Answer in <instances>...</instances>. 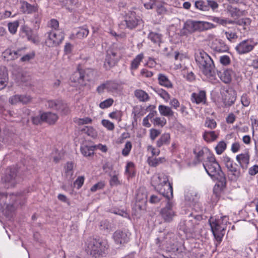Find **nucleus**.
I'll return each mask as SVG.
<instances>
[{
    "instance_id": "nucleus-2",
    "label": "nucleus",
    "mask_w": 258,
    "mask_h": 258,
    "mask_svg": "<svg viewBox=\"0 0 258 258\" xmlns=\"http://www.w3.org/2000/svg\"><path fill=\"white\" fill-rule=\"evenodd\" d=\"M203 166L207 174L212 178L220 182L222 186H226L225 175L221 170L220 166L213 155L209 154L207 156V160L203 163Z\"/></svg>"
},
{
    "instance_id": "nucleus-46",
    "label": "nucleus",
    "mask_w": 258,
    "mask_h": 258,
    "mask_svg": "<svg viewBox=\"0 0 258 258\" xmlns=\"http://www.w3.org/2000/svg\"><path fill=\"white\" fill-rule=\"evenodd\" d=\"M226 144L224 141L219 142L215 147L216 153L221 155L226 149Z\"/></svg>"
},
{
    "instance_id": "nucleus-11",
    "label": "nucleus",
    "mask_w": 258,
    "mask_h": 258,
    "mask_svg": "<svg viewBox=\"0 0 258 258\" xmlns=\"http://www.w3.org/2000/svg\"><path fill=\"white\" fill-rule=\"evenodd\" d=\"M113 238L116 244L121 245L128 241L130 235L125 231L117 230L113 233Z\"/></svg>"
},
{
    "instance_id": "nucleus-47",
    "label": "nucleus",
    "mask_w": 258,
    "mask_h": 258,
    "mask_svg": "<svg viewBox=\"0 0 258 258\" xmlns=\"http://www.w3.org/2000/svg\"><path fill=\"white\" fill-rule=\"evenodd\" d=\"M228 11L232 17H239L242 15L241 11L235 7H230Z\"/></svg>"
},
{
    "instance_id": "nucleus-56",
    "label": "nucleus",
    "mask_w": 258,
    "mask_h": 258,
    "mask_svg": "<svg viewBox=\"0 0 258 258\" xmlns=\"http://www.w3.org/2000/svg\"><path fill=\"white\" fill-rule=\"evenodd\" d=\"M205 125L210 129H214L216 127L217 123L214 119L207 118Z\"/></svg>"
},
{
    "instance_id": "nucleus-38",
    "label": "nucleus",
    "mask_w": 258,
    "mask_h": 258,
    "mask_svg": "<svg viewBox=\"0 0 258 258\" xmlns=\"http://www.w3.org/2000/svg\"><path fill=\"white\" fill-rule=\"evenodd\" d=\"M74 165L72 162H68L64 167V173L66 177L68 179H71L73 175Z\"/></svg>"
},
{
    "instance_id": "nucleus-60",
    "label": "nucleus",
    "mask_w": 258,
    "mask_h": 258,
    "mask_svg": "<svg viewBox=\"0 0 258 258\" xmlns=\"http://www.w3.org/2000/svg\"><path fill=\"white\" fill-rule=\"evenodd\" d=\"M92 119L89 117H85L83 118H77L75 122L78 125H83L85 124H88L92 122Z\"/></svg>"
},
{
    "instance_id": "nucleus-24",
    "label": "nucleus",
    "mask_w": 258,
    "mask_h": 258,
    "mask_svg": "<svg viewBox=\"0 0 258 258\" xmlns=\"http://www.w3.org/2000/svg\"><path fill=\"white\" fill-rule=\"evenodd\" d=\"M159 190L160 192L168 199V201L173 197V188L170 182L165 184L162 187H159Z\"/></svg>"
},
{
    "instance_id": "nucleus-34",
    "label": "nucleus",
    "mask_w": 258,
    "mask_h": 258,
    "mask_svg": "<svg viewBox=\"0 0 258 258\" xmlns=\"http://www.w3.org/2000/svg\"><path fill=\"white\" fill-rule=\"evenodd\" d=\"M89 33V30L87 28H79L76 32L75 34H73L74 37H76L79 39H83L86 37Z\"/></svg>"
},
{
    "instance_id": "nucleus-9",
    "label": "nucleus",
    "mask_w": 258,
    "mask_h": 258,
    "mask_svg": "<svg viewBox=\"0 0 258 258\" xmlns=\"http://www.w3.org/2000/svg\"><path fill=\"white\" fill-rule=\"evenodd\" d=\"M210 226L216 239L220 242L225 233V227L220 224V220H215L210 222Z\"/></svg>"
},
{
    "instance_id": "nucleus-30",
    "label": "nucleus",
    "mask_w": 258,
    "mask_h": 258,
    "mask_svg": "<svg viewBox=\"0 0 258 258\" xmlns=\"http://www.w3.org/2000/svg\"><path fill=\"white\" fill-rule=\"evenodd\" d=\"M218 134L215 131H205L203 134L204 139L207 142H214L217 140Z\"/></svg>"
},
{
    "instance_id": "nucleus-55",
    "label": "nucleus",
    "mask_w": 258,
    "mask_h": 258,
    "mask_svg": "<svg viewBox=\"0 0 258 258\" xmlns=\"http://www.w3.org/2000/svg\"><path fill=\"white\" fill-rule=\"evenodd\" d=\"M211 20L219 25L226 26V19L218 17H211Z\"/></svg>"
},
{
    "instance_id": "nucleus-49",
    "label": "nucleus",
    "mask_w": 258,
    "mask_h": 258,
    "mask_svg": "<svg viewBox=\"0 0 258 258\" xmlns=\"http://www.w3.org/2000/svg\"><path fill=\"white\" fill-rule=\"evenodd\" d=\"M18 26L19 22L18 21L9 23L8 24V28L10 32L13 34H15L17 32Z\"/></svg>"
},
{
    "instance_id": "nucleus-61",
    "label": "nucleus",
    "mask_w": 258,
    "mask_h": 258,
    "mask_svg": "<svg viewBox=\"0 0 258 258\" xmlns=\"http://www.w3.org/2000/svg\"><path fill=\"white\" fill-rule=\"evenodd\" d=\"M137 200L138 201H142L146 203L147 200V196L146 193L139 191L136 196Z\"/></svg>"
},
{
    "instance_id": "nucleus-21",
    "label": "nucleus",
    "mask_w": 258,
    "mask_h": 258,
    "mask_svg": "<svg viewBox=\"0 0 258 258\" xmlns=\"http://www.w3.org/2000/svg\"><path fill=\"white\" fill-rule=\"evenodd\" d=\"M20 2L21 5L20 8L21 11L24 14H32L38 10L37 6L32 5L24 1L20 0Z\"/></svg>"
},
{
    "instance_id": "nucleus-20",
    "label": "nucleus",
    "mask_w": 258,
    "mask_h": 258,
    "mask_svg": "<svg viewBox=\"0 0 258 258\" xmlns=\"http://www.w3.org/2000/svg\"><path fill=\"white\" fill-rule=\"evenodd\" d=\"M157 80L158 84L166 88H172L173 84L169 80L168 76L163 73H159L157 75Z\"/></svg>"
},
{
    "instance_id": "nucleus-52",
    "label": "nucleus",
    "mask_w": 258,
    "mask_h": 258,
    "mask_svg": "<svg viewBox=\"0 0 258 258\" xmlns=\"http://www.w3.org/2000/svg\"><path fill=\"white\" fill-rule=\"evenodd\" d=\"M100 229L102 230L108 231L111 229V224L107 220H103L100 222Z\"/></svg>"
},
{
    "instance_id": "nucleus-41",
    "label": "nucleus",
    "mask_w": 258,
    "mask_h": 258,
    "mask_svg": "<svg viewBox=\"0 0 258 258\" xmlns=\"http://www.w3.org/2000/svg\"><path fill=\"white\" fill-rule=\"evenodd\" d=\"M236 100L235 97L232 96L229 93L227 92L225 95V97L223 99V102L226 106H231Z\"/></svg>"
},
{
    "instance_id": "nucleus-28",
    "label": "nucleus",
    "mask_w": 258,
    "mask_h": 258,
    "mask_svg": "<svg viewBox=\"0 0 258 258\" xmlns=\"http://www.w3.org/2000/svg\"><path fill=\"white\" fill-rule=\"evenodd\" d=\"M160 114L164 116L172 117L174 115V111L170 107L164 105H160L158 107Z\"/></svg>"
},
{
    "instance_id": "nucleus-27",
    "label": "nucleus",
    "mask_w": 258,
    "mask_h": 258,
    "mask_svg": "<svg viewBox=\"0 0 258 258\" xmlns=\"http://www.w3.org/2000/svg\"><path fill=\"white\" fill-rule=\"evenodd\" d=\"M236 160L242 168H246L249 163V156L248 154H241L237 155Z\"/></svg>"
},
{
    "instance_id": "nucleus-58",
    "label": "nucleus",
    "mask_w": 258,
    "mask_h": 258,
    "mask_svg": "<svg viewBox=\"0 0 258 258\" xmlns=\"http://www.w3.org/2000/svg\"><path fill=\"white\" fill-rule=\"evenodd\" d=\"M102 124L109 131H113L114 128L113 123L108 120L103 119L101 121Z\"/></svg>"
},
{
    "instance_id": "nucleus-1",
    "label": "nucleus",
    "mask_w": 258,
    "mask_h": 258,
    "mask_svg": "<svg viewBox=\"0 0 258 258\" xmlns=\"http://www.w3.org/2000/svg\"><path fill=\"white\" fill-rule=\"evenodd\" d=\"M195 60L200 70L210 81L215 80V65L211 57L203 50L195 53Z\"/></svg>"
},
{
    "instance_id": "nucleus-15",
    "label": "nucleus",
    "mask_w": 258,
    "mask_h": 258,
    "mask_svg": "<svg viewBox=\"0 0 258 258\" xmlns=\"http://www.w3.org/2000/svg\"><path fill=\"white\" fill-rule=\"evenodd\" d=\"M211 48L215 51L218 52H225L228 51L229 47L222 40L216 39L211 46Z\"/></svg>"
},
{
    "instance_id": "nucleus-10",
    "label": "nucleus",
    "mask_w": 258,
    "mask_h": 258,
    "mask_svg": "<svg viewBox=\"0 0 258 258\" xmlns=\"http://www.w3.org/2000/svg\"><path fill=\"white\" fill-rule=\"evenodd\" d=\"M192 217V214H190L189 216V218ZM200 218H201L200 216H196L194 218L195 219H196ZM196 224V220H195L194 221L192 219L189 218L188 220L181 221L179 223V228L185 233H191L194 231Z\"/></svg>"
},
{
    "instance_id": "nucleus-63",
    "label": "nucleus",
    "mask_w": 258,
    "mask_h": 258,
    "mask_svg": "<svg viewBox=\"0 0 258 258\" xmlns=\"http://www.w3.org/2000/svg\"><path fill=\"white\" fill-rule=\"evenodd\" d=\"M109 116L112 119H115L120 121L121 117V113L119 111H113L109 113Z\"/></svg>"
},
{
    "instance_id": "nucleus-22",
    "label": "nucleus",
    "mask_w": 258,
    "mask_h": 258,
    "mask_svg": "<svg viewBox=\"0 0 258 258\" xmlns=\"http://www.w3.org/2000/svg\"><path fill=\"white\" fill-rule=\"evenodd\" d=\"M31 100V98L29 96L26 95H15L9 98V102L12 104H16L19 102L23 104L29 103Z\"/></svg>"
},
{
    "instance_id": "nucleus-64",
    "label": "nucleus",
    "mask_w": 258,
    "mask_h": 258,
    "mask_svg": "<svg viewBox=\"0 0 258 258\" xmlns=\"http://www.w3.org/2000/svg\"><path fill=\"white\" fill-rule=\"evenodd\" d=\"M60 100H49L47 102V106L49 108L57 110L58 104Z\"/></svg>"
},
{
    "instance_id": "nucleus-7",
    "label": "nucleus",
    "mask_w": 258,
    "mask_h": 258,
    "mask_svg": "<svg viewBox=\"0 0 258 258\" xmlns=\"http://www.w3.org/2000/svg\"><path fill=\"white\" fill-rule=\"evenodd\" d=\"M47 34V37L45 40V44L50 47L58 45L64 37V33L58 31H50L48 32Z\"/></svg>"
},
{
    "instance_id": "nucleus-18",
    "label": "nucleus",
    "mask_w": 258,
    "mask_h": 258,
    "mask_svg": "<svg viewBox=\"0 0 258 258\" xmlns=\"http://www.w3.org/2000/svg\"><path fill=\"white\" fill-rule=\"evenodd\" d=\"M41 119L43 122L49 124H54L58 119L57 114L51 112H45L41 114Z\"/></svg>"
},
{
    "instance_id": "nucleus-31",
    "label": "nucleus",
    "mask_w": 258,
    "mask_h": 258,
    "mask_svg": "<svg viewBox=\"0 0 258 258\" xmlns=\"http://www.w3.org/2000/svg\"><path fill=\"white\" fill-rule=\"evenodd\" d=\"M144 58V54L143 53H140L137 55L136 57L132 61L130 69L132 70H137L140 62L142 61Z\"/></svg>"
},
{
    "instance_id": "nucleus-50",
    "label": "nucleus",
    "mask_w": 258,
    "mask_h": 258,
    "mask_svg": "<svg viewBox=\"0 0 258 258\" xmlns=\"http://www.w3.org/2000/svg\"><path fill=\"white\" fill-rule=\"evenodd\" d=\"M84 131L89 136L94 139L97 137V132L92 127L86 126V128L84 129Z\"/></svg>"
},
{
    "instance_id": "nucleus-3",
    "label": "nucleus",
    "mask_w": 258,
    "mask_h": 258,
    "mask_svg": "<svg viewBox=\"0 0 258 258\" xmlns=\"http://www.w3.org/2000/svg\"><path fill=\"white\" fill-rule=\"evenodd\" d=\"M123 18L124 20L120 23V26L130 30L136 29L143 23L141 17L133 11L125 13Z\"/></svg>"
},
{
    "instance_id": "nucleus-32",
    "label": "nucleus",
    "mask_w": 258,
    "mask_h": 258,
    "mask_svg": "<svg viewBox=\"0 0 258 258\" xmlns=\"http://www.w3.org/2000/svg\"><path fill=\"white\" fill-rule=\"evenodd\" d=\"M194 154L196 155V161L195 163H199L202 161L203 159V157L205 156L207 157L210 154L208 152V150L207 149H205V150L202 149L198 151V152H197L196 151H194Z\"/></svg>"
},
{
    "instance_id": "nucleus-23",
    "label": "nucleus",
    "mask_w": 258,
    "mask_h": 258,
    "mask_svg": "<svg viewBox=\"0 0 258 258\" xmlns=\"http://www.w3.org/2000/svg\"><path fill=\"white\" fill-rule=\"evenodd\" d=\"M8 79V73L6 68L0 67V90L6 87Z\"/></svg>"
},
{
    "instance_id": "nucleus-4",
    "label": "nucleus",
    "mask_w": 258,
    "mask_h": 258,
    "mask_svg": "<svg viewBox=\"0 0 258 258\" xmlns=\"http://www.w3.org/2000/svg\"><path fill=\"white\" fill-rule=\"evenodd\" d=\"M106 248L101 241L96 239L90 238L87 243L86 251L88 253L96 258L104 253Z\"/></svg>"
},
{
    "instance_id": "nucleus-44",
    "label": "nucleus",
    "mask_w": 258,
    "mask_h": 258,
    "mask_svg": "<svg viewBox=\"0 0 258 258\" xmlns=\"http://www.w3.org/2000/svg\"><path fill=\"white\" fill-rule=\"evenodd\" d=\"M153 123L155 126L163 127L166 124V120L164 118L156 117L152 120Z\"/></svg>"
},
{
    "instance_id": "nucleus-48",
    "label": "nucleus",
    "mask_w": 258,
    "mask_h": 258,
    "mask_svg": "<svg viewBox=\"0 0 258 258\" xmlns=\"http://www.w3.org/2000/svg\"><path fill=\"white\" fill-rule=\"evenodd\" d=\"M106 90L108 92H113L118 89V84L113 81L106 82Z\"/></svg>"
},
{
    "instance_id": "nucleus-14",
    "label": "nucleus",
    "mask_w": 258,
    "mask_h": 258,
    "mask_svg": "<svg viewBox=\"0 0 258 258\" xmlns=\"http://www.w3.org/2000/svg\"><path fill=\"white\" fill-rule=\"evenodd\" d=\"M199 21L192 20L187 21L184 25L183 30L184 33H192L193 32H200Z\"/></svg>"
},
{
    "instance_id": "nucleus-26",
    "label": "nucleus",
    "mask_w": 258,
    "mask_h": 258,
    "mask_svg": "<svg viewBox=\"0 0 258 258\" xmlns=\"http://www.w3.org/2000/svg\"><path fill=\"white\" fill-rule=\"evenodd\" d=\"M134 95L140 102H145L149 101L150 97L148 94L141 89H137L134 91Z\"/></svg>"
},
{
    "instance_id": "nucleus-54",
    "label": "nucleus",
    "mask_w": 258,
    "mask_h": 258,
    "mask_svg": "<svg viewBox=\"0 0 258 258\" xmlns=\"http://www.w3.org/2000/svg\"><path fill=\"white\" fill-rule=\"evenodd\" d=\"M227 39L232 42L233 40L237 38L238 36L235 32L232 31H223Z\"/></svg>"
},
{
    "instance_id": "nucleus-17",
    "label": "nucleus",
    "mask_w": 258,
    "mask_h": 258,
    "mask_svg": "<svg viewBox=\"0 0 258 258\" xmlns=\"http://www.w3.org/2000/svg\"><path fill=\"white\" fill-rule=\"evenodd\" d=\"M116 62V53L111 50H108L105 59L104 66L108 70L114 66Z\"/></svg>"
},
{
    "instance_id": "nucleus-25",
    "label": "nucleus",
    "mask_w": 258,
    "mask_h": 258,
    "mask_svg": "<svg viewBox=\"0 0 258 258\" xmlns=\"http://www.w3.org/2000/svg\"><path fill=\"white\" fill-rule=\"evenodd\" d=\"M233 74L232 70L226 69L223 72H219L218 75L222 81L227 84L231 82Z\"/></svg>"
},
{
    "instance_id": "nucleus-35",
    "label": "nucleus",
    "mask_w": 258,
    "mask_h": 258,
    "mask_svg": "<svg viewBox=\"0 0 258 258\" xmlns=\"http://www.w3.org/2000/svg\"><path fill=\"white\" fill-rule=\"evenodd\" d=\"M154 91L161 97L166 102H167L170 99V95L165 90L161 88H155Z\"/></svg>"
},
{
    "instance_id": "nucleus-43",
    "label": "nucleus",
    "mask_w": 258,
    "mask_h": 258,
    "mask_svg": "<svg viewBox=\"0 0 258 258\" xmlns=\"http://www.w3.org/2000/svg\"><path fill=\"white\" fill-rule=\"evenodd\" d=\"M56 110L63 114H67L69 112V108L68 105L61 100L58 104Z\"/></svg>"
},
{
    "instance_id": "nucleus-36",
    "label": "nucleus",
    "mask_w": 258,
    "mask_h": 258,
    "mask_svg": "<svg viewBox=\"0 0 258 258\" xmlns=\"http://www.w3.org/2000/svg\"><path fill=\"white\" fill-rule=\"evenodd\" d=\"M82 154L86 157H89L94 154V147L82 145L81 147Z\"/></svg>"
},
{
    "instance_id": "nucleus-40",
    "label": "nucleus",
    "mask_w": 258,
    "mask_h": 258,
    "mask_svg": "<svg viewBox=\"0 0 258 258\" xmlns=\"http://www.w3.org/2000/svg\"><path fill=\"white\" fill-rule=\"evenodd\" d=\"M74 76L75 77L77 78V79L75 80V81H77L79 83H81V81H83L84 80H89V78L88 77L87 75H86V72H84V71L83 70H79L77 72L75 73Z\"/></svg>"
},
{
    "instance_id": "nucleus-39",
    "label": "nucleus",
    "mask_w": 258,
    "mask_h": 258,
    "mask_svg": "<svg viewBox=\"0 0 258 258\" xmlns=\"http://www.w3.org/2000/svg\"><path fill=\"white\" fill-rule=\"evenodd\" d=\"M200 32L206 31L216 27L213 24L206 21H199Z\"/></svg>"
},
{
    "instance_id": "nucleus-8",
    "label": "nucleus",
    "mask_w": 258,
    "mask_h": 258,
    "mask_svg": "<svg viewBox=\"0 0 258 258\" xmlns=\"http://www.w3.org/2000/svg\"><path fill=\"white\" fill-rule=\"evenodd\" d=\"M257 44L253 39L244 40L239 43L235 47V50L238 54L241 55L251 52Z\"/></svg>"
},
{
    "instance_id": "nucleus-62",
    "label": "nucleus",
    "mask_w": 258,
    "mask_h": 258,
    "mask_svg": "<svg viewBox=\"0 0 258 258\" xmlns=\"http://www.w3.org/2000/svg\"><path fill=\"white\" fill-rule=\"evenodd\" d=\"M160 134L161 132L159 130L151 128L150 130V138L152 140L154 141Z\"/></svg>"
},
{
    "instance_id": "nucleus-53",
    "label": "nucleus",
    "mask_w": 258,
    "mask_h": 258,
    "mask_svg": "<svg viewBox=\"0 0 258 258\" xmlns=\"http://www.w3.org/2000/svg\"><path fill=\"white\" fill-rule=\"evenodd\" d=\"M132 148V145L131 142L130 141H127L125 143V144L124 145V147L123 148V149L122 150V154L124 156H127L129 154Z\"/></svg>"
},
{
    "instance_id": "nucleus-42",
    "label": "nucleus",
    "mask_w": 258,
    "mask_h": 258,
    "mask_svg": "<svg viewBox=\"0 0 258 258\" xmlns=\"http://www.w3.org/2000/svg\"><path fill=\"white\" fill-rule=\"evenodd\" d=\"M195 7L203 11H208L207 6V1H203L202 0L198 1L195 2Z\"/></svg>"
},
{
    "instance_id": "nucleus-13",
    "label": "nucleus",
    "mask_w": 258,
    "mask_h": 258,
    "mask_svg": "<svg viewBox=\"0 0 258 258\" xmlns=\"http://www.w3.org/2000/svg\"><path fill=\"white\" fill-rule=\"evenodd\" d=\"M16 169H10L4 178V180L6 183V187L9 188L10 187L14 186L17 182L16 180Z\"/></svg>"
},
{
    "instance_id": "nucleus-59",
    "label": "nucleus",
    "mask_w": 258,
    "mask_h": 258,
    "mask_svg": "<svg viewBox=\"0 0 258 258\" xmlns=\"http://www.w3.org/2000/svg\"><path fill=\"white\" fill-rule=\"evenodd\" d=\"M220 62L223 66H227L231 62V59L229 56L223 55L219 58Z\"/></svg>"
},
{
    "instance_id": "nucleus-12",
    "label": "nucleus",
    "mask_w": 258,
    "mask_h": 258,
    "mask_svg": "<svg viewBox=\"0 0 258 258\" xmlns=\"http://www.w3.org/2000/svg\"><path fill=\"white\" fill-rule=\"evenodd\" d=\"M7 198V196L4 193H0V210L3 213H6L7 216H9L11 213L15 210L13 205H6L5 203L2 204V202H4L5 200Z\"/></svg>"
},
{
    "instance_id": "nucleus-33",
    "label": "nucleus",
    "mask_w": 258,
    "mask_h": 258,
    "mask_svg": "<svg viewBox=\"0 0 258 258\" xmlns=\"http://www.w3.org/2000/svg\"><path fill=\"white\" fill-rule=\"evenodd\" d=\"M148 38L153 43L159 45L162 42V35L158 33L151 32L148 35Z\"/></svg>"
},
{
    "instance_id": "nucleus-16",
    "label": "nucleus",
    "mask_w": 258,
    "mask_h": 258,
    "mask_svg": "<svg viewBox=\"0 0 258 258\" xmlns=\"http://www.w3.org/2000/svg\"><path fill=\"white\" fill-rule=\"evenodd\" d=\"M152 182L157 186L158 189L159 187H162L165 184L169 182L168 176L163 173L160 174L157 176H154Z\"/></svg>"
},
{
    "instance_id": "nucleus-5",
    "label": "nucleus",
    "mask_w": 258,
    "mask_h": 258,
    "mask_svg": "<svg viewBox=\"0 0 258 258\" xmlns=\"http://www.w3.org/2000/svg\"><path fill=\"white\" fill-rule=\"evenodd\" d=\"M223 161L227 168L228 178L231 181H236L240 176V171L237 165L227 156L223 157Z\"/></svg>"
},
{
    "instance_id": "nucleus-57",
    "label": "nucleus",
    "mask_w": 258,
    "mask_h": 258,
    "mask_svg": "<svg viewBox=\"0 0 258 258\" xmlns=\"http://www.w3.org/2000/svg\"><path fill=\"white\" fill-rule=\"evenodd\" d=\"M207 6L208 7V11L211 8L213 11L215 12L219 7L218 4L213 0H207Z\"/></svg>"
},
{
    "instance_id": "nucleus-29",
    "label": "nucleus",
    "mask_w": 258,
    "mask_h": 258,
    "mask_svg": "<svg viewBox=\"0 0 258 258\" xmlns=\"http://www.w3.org/2000/svg\"><path fill=\"white\" fill-rule=\"evenodd\" d=\"M170 136L168 133H165L161 135L156 142L157 146L158 148L164 145H168L170 143Z\"/></svg>"
},
{
    "instance_id": "nucleus-45",
    "label": "nucleus",
    "mask_w": 258,
    "mask_h": 258,
    "mask_svg": "<svg viewBox=\"0 0 258 258\" xmlns=\"http://www.w3.org/2000/svg\"><path fill=\"white\" fill-rule=\"evenodd\" d=\"M21 50H18L17 51H12L11 50H7L5 53L6 55H8V57H10V59H15L18 58L19 56L21 55V54L19 52L21 51Z\"/></svg>"
},
{
    "instance_id": "nucleus-37",
    "label": "nucleus",
    "mask_w": 258,
    "mask_h": 258,
    "mask_svg": "<svg viewBox=\"0 0 258 258\" xmlns=\"http://www.w3.org/2000/svg\"><path fill=\"white\" fill-rule=\"evenodd\" d=\"M165 161V159L164 157H160L158 158L149 157L148 159L149 165L152 167H156Z\"/></svg>"
},
{
    "instance_id": "nucleus-19",
    "label": "nucleus",
    "mask_w": 258,
    "mask_h": 258,
    "mask_svg": "<svg viewBox=\"0 0 258 258\" xmlns=\"http://www.w3.org/2000/svg\"><path fill=\"white\" fill-rule=\"evenodd\" d=\"M191 100L196 104L203 103L206 102V93L205 91L201 90L198 92L192 93L191 96Z\"/></svg>"
},
{
    "instance_id": "nucleus-6",
    "label": "nucleus",
    "mask_w": 258,
    "mask_h": 258,
    "mask_svg": "<svg viewBox=\"0 0 258 258\" xmlns=\"http://www.w3.org/2000/svg\"><path fill=\"white\" fill-rule=\"evenodd\" d=\"M175 203L172 201H167L165 206L160 211V215L164 222H170L176 216L175 211Z\"/></svg>"
},
{
    "instance_id": "nucleus-51",
    "label": "nucleus",
    "mask_w": 258,
    "mask_h": 258,
    "mask_svg": "<svg viewBox=\"0 0 258 258\" xmlns=\"http://www.w3.org/2000/svg\"><path fill=\"white\" fill-rule=\"evenodd\" d=\"M113 102L114 101L112 98H108L101 102L99 104V106L102 109L108 108L112 105Z\"/></svg>"
}]
</instances>
